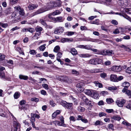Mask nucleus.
<instances>
[{"mask_svg":"<svg viewBox=\"0 0 131 131\" xmlns=\"http://www.w3.org/2000/svg\"><path fill=\"white\" fill-rule=\"evenodd\" d=\"M54 3L50 2L48 4V5L47 6V9H45L44 8H41L31 14L30 15V16L31 17H33L35 15L41 13L45 11H47L49 9H51L54 7Z\"/></svg>","mask_w":131,"mask_h":131,"instance_id":"nucleus-1","label":"nucleus"},{"mask_svg":"<svg viewBox=\"0 0 131 131\" xmlns=\"http://www.w3.org/2000/svg\"><path fill=\"white\" fill-rule=\"evenodd\" d=\"M118 99L115 102L117 105L118 106H123L125 103L126 100L124 99H122L120 101Z\"/></svg>","mask_w":131,"mask_h":131,"instance_id":"nucleus-2","label":"nucleus"},{"mask_svg":"<svg viewBox=\"0 0 131 131\" xmlns=\"http://www.w3.org/2000/svg\"><path fill=\"white\" fill-rule=\"evenodd\" d=\"M84 85V83L83 82H81L77 84L76 87L77 88V89L79 91H83L84 90L83 87Z\"/></svg>","mask_w":131,"mask_h":131,"instance_id":"nucleus-3","label":"nucleus"},{"mask_svg":"<svg viewBox=\"0 0 131 131\" xmlns=\"http://www.w3.org/2000/svg\"><path fill=\"white\" fill-rule=\"evenodd\" d=\"M111 69L113 71L118 72L121 70H122V67L120 66H115L111 67Z\"/></svg>","mask_w":131,"mask_h":131,"instance_id":"nucleus-4","label":"nucleus"},{"mask_svg":"<svg viewBox=\"0 0 131 131\" xmlns=\"http://www.w3.org/2000/svg\"><path fill=\"white\" fill-rule=\"evenodd\" d=\"M64 30L63 27H57L55 29L54 33L56 34H59L60 33L62 32Z\"/></svg>","mask_w":131,"mask_h":131,"instance_id":"nucleus-5","label":"nucleus"},{"mask_svg":"<svg viewBox=\"0 0 131 131\" xmlns=\"http://www.w3.org/2000/svg\"><path fill=\"white\" fill-rule=\"evenodd\" d=\"M83 40L86 41H90L92 42H97L99 39H93L90 38H84Z\"/></svg>","mask_w":131,"mask_h":131,"instance_id":"nucleus-6","label":"nucleus"},{"mask_svg":"<svg viewBox=\"0 0 131 131\" xmlns=\"http://www.w3.org/2000/svg\"><path fill=\"white\" fill-rule=\"evenodd\" d=\"M61 104L62 106H71L73 105L72 103H67L64 101H63L61 102Z\"/></svg>","mask_w":131,"mask_h":131,"instance_id":"nucleus-7","label":"nucleus"},{"mask_svg":"<svg viewBox=\"0 0 131 131\" xmlns=\"http://www.w3.org/2000/svg\"><path fill=\"white\" fill-rule=\"evenodd\" d=\"M61 42L64 43L67 42H72L73 41V39L72 38H64L61 39Z\"/></svg>","mask_w":131,"mask_h":131,"instance_id":"nucleus-8","label":"nucleus"},{"mask_svg":"<svg viewBox=\"0 0 131 131\" xmlns=\"http://www.w3.org/2000/svg\"><path fill=\"white\" fill-rule=\"evenodd\" d=\"M64 20V19L62 17H58L54 18V21L55 22H62Z\"/></svg>","mask_w":131,"mask_h":131,"instance_id":"nucleus-9","label":"nucleus"},{"mask_svg":"<svg viewBox=\"0 0 131 131\" xmlns=\"http://www.w3.org/2000/svg\"><path fill=\"white\" fill-rule=\"evenodd\" d=\"M110 79L111 81L114 82H117V76L115 74H111L110 77Z\"/></svg>","mask_w":131,"mask_h":131,"instance_id":"nucleus-10","label":"nucleus"},{"mask_svg":"<svg viewBox=\"0 0 131 131\" xmlns=\"http://www.w3.org/2000/svg\"><path fill=\"white\" fill-rule=\"evenodd\" d=\"M38 6V5L37 4H30L28 6V8L30 10H33Z\"/></svg>","mask_w":131,"mask_h":131,"instance_id":"nucleus-11","label":"nucleus"},{"mask_svg":"<svg viewBox=\"0 0 131 131\" xmlns=\"http://www.w3.org/2000/svg\"><path fill=\"white\" fill-rule=\"evenodd\" d=\"M91 96L94 99H99V96L97 93L93 92Z\"/></svg>","mask_w":131,"mask_h":131,"instance_id":"nucleus-12","label":"nucleus"},{"mask_svg":"<svg viewBox=\"0 0 131 131\" xmlns=\"http://www.w3.org/2000/svg\"><path fill=\"white\" fill-rule=\"evenodd\" d=\"M79 56L81 58H86L89 57L91 56V55L88 53H83L79 54Z\"/></svg>","mask_w":131,"mask_h":131,"instance_id":"nucleus-13","label":"nucleus"},{"mask_svg":"<svg viewBox=\"0 0 131 131\" xmlns=\"http://www.w3.org/2000/svg\"><path fill=\"white\" fill-rule=\"evenodd\" d=\"M84 93L85 94L88 95H90L91 96L93 91L92 90H91L88 89H86L84 90Z\"/></svg>","mask_w":131,"mask_h":131,"instance_id":"nucleus-14","label":"nucleus"},{"mask_svg":"<svg viewBox=\"0 0 131 131\" xmlns=\"http://www.w3.org/2000/svg\"><path fill=\"white\" fill-rule=\"evenodd\" d=\"M95 65L101 64L102 62V60L99 58H94Z\"/></svg>","mask_w":131,"mask_h":131,"instance_id":"nucleus-15","label":"nucleus"},{"mask_svg":"<svg viewBox=\"0 0 131 131\" xmlns=\"http://www.w3.org/2000/svg\"><path fill=\"white\" fill-rule=\"evenodd\" d=\"M19 78L20 79L27 80L28 79V76L26 75L20 74L19 75Z\"/></svg>","mask_w":131,"mask_h":131,"instance_id":"nucleus-16","label":"nucleus"},{"mask_svg":"<svg viewBox=\"0 0 131 131\" xmlns=\"http://www.w3.org/2000/svg\"><path fill=\"white\" fill-rule=\"evenodd\" d=\"M16 13L15 12L13 13L12 14L11 18L13 20L14 19H15L14 20L15 22H16L17 21V20L15 19L16 18Z\"/></svg>","mask_w":131,"mask_h":131,"instance_id":"nucleus-17","label":"nucleus"},{"mask_svg":"<svg viewBox=\"0 0 131 131\" xmlns=\"http://www.w3.org/2000/svg\"><path fill=\"white\" fill-rule=\"evenodd\" d=\"M13 125L15 128L18 129L20 128V124L16 122H14Z\"/></svg>","mask_w":131,"mask_h":131,"instance_id":"nucleus-18","label":"nucleus"},{"mask_svg":"<svg viewBox=\"0 0 131 131\" xmlns=\"http://www.w3.org/2000/svg\"><path fill=\"white\" fill-rule=\"evenodd\" d=\"M130 84L129 82H125L122 83V86L124 88H128L130 86Z\"/></svg>","mask_w":131,"mask_h":131,"instance_id":"nucleus-19","label":"nucleus"},{"mask_svg":"<svg viewBox=\"0 0 131 131\" xmlns=\"http://www.w3.org/2000/svg\"><path fill=\"white\" fill-rule=\"evenodd\" d=\"M70 52L73 55H75L77 54V51L74 48H72L71 49Z\"/></svg>","mask_w":131,"mask_h":131,"instance_id":"nucleus-20","label":"nucleus"},{"mask_svg":"<svg viewBox=\"0 0 131 131\" xmlns=\"http://www.w3.org/2000/svg\"><path fill=\"white\" fill-rule=\"evenodd\" d=\"M20 93L18 92H16L14 95V97L15 99H17L20 96Z\"/></svg>","mask_w":131,"mask_h":131,"instance_id":"nucleus-21","label":"nucleus"},{"mask_svg":"<svg viewBox=\"0 0 131 131\" xmlns=\"http://www.w3.org/2000/svg\"><path fill=\"white\" fill-rule=\"evenodd\" d=\"M86 105L88 106H93V102L92 101L89 100L85 103Z\"/></svg>","mask_w":131,"mask_h":131,"instance_id":"nucleus-22","label":"nucleus"},{"mask_svg":"<svg viewBox=\"0 0 131 131\" xmlns=\"http://www.w3.org/2000/svg\"><path fill=\"white\" fill-rule=\"evenodd\" d=\"M54 3V7L57 6H60L61 5V2L60 0H57Z\"/></svg>","mask_w":131,"mask_h":131,"instance_id":"nucleus-23","label":"nucleus"},{"mask_svg":"<svg viewBox=\"0 0 131 131\" xmlns=\"http://www.w3.org/2000/svg\"><path fill=\"white\" fill-rule=\"evenodd\" d=\"M112 119L116 120L118 121H119L121 119V118L119 116L116 115L112 117Z\"/></svg>","mask_w":131,"mask_h":131,"instance_id":"nucleus-24","label":"nucleus"},{"mask_svg":"<svg viewBox=\"0 0 131 131\" xmlns=\"http://www.w3.org/2000/svg\"><path fill=\"white\" fill-rule=\"evenodd\" d=\"M43 29V28L39 26H37L35 28V30L36 32H41Z\"/></svg>","mask_w":131,"mask_h":131,"instance_id":"nucleus-25","label":"nucleus"},{"mask_svg":"<svg viewBox=\"0 0 131 131\" xmlns=\"http://www.w3.org/2000/svg\"><path fill=\"white\" fill-rule=\"evenodd\" d=\"M106 101L107 104H110L114 102V100L112 98H109L106 99Z\"/></svg>","mask_w":131,"mask_h":131,"instance_id":"nucleus-26","label":"nucleus"},{"mask_svg":"<svg viewBox=\"0 0 131 131\" xmlns=\"http://www.w3.org/2000/svg\"><path fill=\"white\" fill-rule=\"evenodd\" d=\"M94 83L96 86H98L99 88H101L103 87L101 83H99L98 81H95Z\"/></svg>","mask_w":131,"mask_h":131,"instance_id":"nucleus-27","label":"nucleus"},{"mask_svg":"<svg viewBox=\"0 0 131 131\" xmlns=\"http://www.w3.org/2000/svg\"><path fill=\"white\" fill-rule=\"evenodd\" d=\"M70 98L72 99L73 101L74 102V105H77L78 104V101L75 98H74L73 96L71 95L70 96Z\"/></svg>","mask_w":131,"mask_h":131,"instance_id":"nucleus-28","label":"nucleus"},{"mask_svg":"<svg viewBox=\"0 0 131 131\" xmlns=\"http://www.w3.org/2000/svg\"><path fill=\"white\" fill-rule=\"evenodd\" d=\"M106 14H115L116 15H118L120 16H123V14L122 13H115L114 12H112V11L111 12H110L107 13Z\"/></svg>","mask_w":131,"mask_h":131,"instance_id":"nucleus-29","label":"nucleus"},{"mask_svg":"<svg viewBox=\"0 0 131 131\" xmlns=\"http://www.w3.org/2000/svg\"><path fill=\"white\" fill-rule=\"evenodd\" d=\"M72 74L76 75L78 76L79 75V73L78 72L75 70H72L71 71Z\"/></svg>","mask_w":131,"mask_h":131,"instance_id":"nucleus-30","label":"nucleus"},{"mask_svg":"<svg viewBox=\"0 0 131 131\" xmlns=\"http://www.w3.org/2000/svg\"><path fill=\"white\" fill-rule=\"evenodd\" d=\"M31 117L30 118V121L31 122H34L35 121V118L34 116V113H31Z\"/></svg>","mask_w":131,"mask_h":131,"instance_id":"nucleus-31","label":"nucleus"},{"mask_svg":"<svg viewBox=\"0 0 131 131\" xmlns=\"http://www.w3.org/2000/svg\"><path fill=\"white\" fill-rule=\"evenodd\" d=\"M106 52L107 54H106V55H111L114 54L113 51L112 50H106Z\"/></svg>","mask_w":131,"mask_h":131,"instance_id":"nucleus-32","label":"nucleus"},{"mask_svg":"<svg viewBox=\"0 0 131 131\" xmlns=\"http://www.w3.org/2000/svg\"><path fill=\"white\" fill-rule=\"evenodd\" d=\"M99 54L106 55V54H107L106 50H102L101 51H99Z\"/></svg>","mask_w":131,"mask_h":131,"instance_id":"nucleus-33","label":"nucleus"},{"mask_svg":"<svg viewBox=\"0 0 131 131\" xmlns=\"http://www.w3.org/2000/svg\"><path fill=\"white\" fill-rule=\"evenodd\" d=\"M88 63L89 64H90L95 65V59H90V60L88 61Z\"/></svg>","mask_w":131,"mask_h":131,"instance_id":"nucleus-34","label":"nucleus"},{"mask_svg":"<svg viewBox=\"0 0 131 131\" xmlns=\"http://www.w3.org/2000/svg\"><path fill=\"white\" fill-rule=\"evenodd\" d=\"M16 50L18 51L19 53L22 55H24V52L22 51L21 48L20 47H17L16 48Z\"/></svg>","mask_w":131,"mask_h":131,"instance_id":"nucleus-35","label":"nucleus"},{"mask_svg":"<svg viewBox=\"0 0 131 131\" xmlns=\"http://www.w3.org/2000/svg\"><path fill=\"white\" fill-rule=\"evenodd\" d=\"M60 47L58 46H56L54 48L53 51L55 52H57L60 50Z\"/></svg>","mask_w":131,"mask_h":131,"instance_id":"nucleus-36","label":"nucleus"},{"mask_svg":"<svg viewBox=\"0 0 131 131\" xmlns=\"http://www.w3.org/2000/svg\"><path fill=\"white\" fill-rule=\"evenodd\" d=\"M122 123L127 126L131 127V124L129 123L126 121H125L122 122Z\"/></svg>","mask_w":131,"mask_h":131,"instance_id":"nucleus-37","label":"nucleus"},{"mask_svg":"<svg viewBox=\"0 0 131 131\" xmlns=\"http://www.w3.org/2000/svg\"><path fill=\"white\" fill-rule=\"evenodd\" d=\"M53 123L56 126L57 125L59 126H60V124H61V123L60 121H53Z\"/></svg>","mask_w":131,"mask_h":131,"instance_id":"nucleus-38","label":"nucleus"},{"mask_svg":"<svg viewBox=\"0 0 131 131\" xmlns=\"http://www.w3.org/2000/svg\"><path fill=\"white\" fill-rule=\"evenodd\" d=\"M51 13L52 15L55 16L57 15L60 14V12L59 10H57L54 11L53 13Z\"/></svg>","mask_w":131,"mask_h":131,"instance_id":"nucleus-39","label":"nucleus"},{"mask_svg":"<svg viewBox=\"0 0 131 131\" xmlns=\"http://www.w3.org/2000/svg\"><path fill=\"white\" fill-rule=\"evenodd\" d=\"M81 98L82 99L85 103L88 100V99L86 98V97L83 95H81Z\"/></svg>","mask_w":131,"mask_h":131,"instance_id":"nucleus-40","label":"nucleus"},{"mask_svg":"<svg viewBox=\"0 0 131 131\" xmlns=\"http://www.w3.org/2000/svg\"><path fill=\"white\" fill-rule=\"evenodd\" d=\"M46 45V44H44L43 45L39 47L40 50L42 51H43L46 48L45 46Z\"/></svg>","mask_w":131,"mask_h":131,"instance_id":"nucleus-41","label":"nucleus"},{"mask_svg":"<svg viewBox=\"0 0 131 131\" xmlns=\"http://www.w3.org/2000/svg\"><path fill=\"white\" fill-rule=\"evenodd\" d=\"M40 23L44 26H45L47 25V24L46 22V21L44 20H43L41 19H40Z\"/></svg>","mask_w":131,"mask_h":131,"instance_id":"nucleus-42","label":"nucleus"},{"mask_svg":"<svg viewBox=\"0 0 131 131\" xmlns=\"http://www.w3.org/2000/svg\"><path fill=\"white\" fill-rule=\"evenodd\" d=\"M120 47L122 48H124L125 49L127 50V49H129V51L131 52V49H130L128 47L125 46V45H122Z\"/></svg>","mask_w":131,"mask_h":131,"instance_id":"nucleus-43","label":"nucleus"},{"mask_svg":"<svg viewBox=\"0 0 131 131\" xmlns=\"http://www.w3.org/2000/svg\"><path fill=\"white\" fill-rule=\"evenodd\" d=\"M49 104L51 106H54L56 105V104L53 100H51L50 101Z\"/></svg>","mask_w":131,"mask_h":131,"instance_id":"nucleus-44","label":"nucleus"},{"mask_svg":"<svg viewBox=\"0 0 131 131\" xmlns=\"http://www.w3.org/2000/svg\"><path fill=\"white\" fill-rule=\"evenodd\" d=\"M31 100L33 102H37L38 101L39 99L38 98L36 97H34L31 98Z\"/></svg>","mask_w":131,"mask_h":131,"instance_id":"nucleus-45","label":"nucleus"},{"mask_svg":"<svg viewBox=\"0 0 131 131\" xmlns=\"http://www.w3.org/2000/svg\"><path fill=\"white\" fill-rule=\"evenodd\" d=\"M85 108L83 107H79L78 108V110L79 111L81 112H83L85 111Z\"/></svg>","mask_w":131,"mask_h":131,"instance_id":"nucleus-46","label":"nucleus"},{"mask_svg":"<svg viewBox=\"0 0 131 131\" xmlns=\"http://www.w3.org/2000/svg\"><path fill=\"white\" fill-rule=\"evenodd\" d=\"M0 116L4 117H6L7 116L6 113L3 111V112L1 113H0Z\"/></svg>","mask_w":131,"mask_h":131,"instance_id":"nucleus-47","label":"nucleus"},{"mask_svg":"<svg viewBox=\"0 0 131 131\" xmlns=\"http://www.w3.org/2000/svg\"><path fill=\"white\" fill-rule=\"evenodd\" d=\"M8 26L7 23H4L2 22L1 26L3 28H5L7 27Z\"/></svg>","mask_w":131,"mask_h":131,"instance_id":"nucleus-48","label":"nucleus"},{"mask_svg":"<svg viewBox=\"0 0 131 131\" xmlns=\"http://www.w3.org/2000/svg\"><path fill=\"white\" fill-rule=\"evenodd\" d=\"M90 50L94 52H96V54H99V50H98L96 49L92 48V49L91 48Z\"/></svg>","mask_w":131,"mask_h":131,"instance_id":"nucleus-49","label":"nucleus"},{"mask_svg":"<svg viewBox=\"0 0 131 131\" xmlns=\"http://www.w3.org/2000/svg\"><path fill=\"white\" fill-rule=\"evenodd\" d=\"M34 28H27V31H29L30 33H32L34 31Z\"/></svg>","mask_w":131,"mask_h":131,"instance_id":"nucleus-50","label":"nucleus"},{"mask_svg":"<svg viewBox=\"0 0 131 131\" xmlns=\"http://www.w3.org/2000/svg\"><path fill=\"white\" fill-rule=\"evenodd\" d=\"M10 3L12 5L16 3L17 1L18 0H9Z\"/></svg>","mask_w":131,"mask_h":131,"instance_id":"nucleus-51","label":"nucleus"},{"mask_svg":"<svg viewBox=\"0 0 131 131\" xmlns=\"http://www.w3.org/2000/svg\"><path fill=\"white\" fill-rule=\"evenodd\" d=\"M91 48V46L90 45H84V49L87 50H90Z\"/></svg>","mask_w":131,"mask_h":131,"instance_id":"nucleus-52","label":"nucleus"},{"mask_svg":"<svg viewBox=\"0 0 131 131\" xmlns=\"http://www.w3.org/2000/svg\"><path fill=\"white\" fill-rule=\"evenodd\" d=\"M5 58V56L4 55H2V54H0V61H2Z\"/></svg>","mask_w":131,"mask_h":131,"instance_id":"nucleus-53","label":"nucleus"},{"mask_svg":"<svg viewBox=\"0 0 131 131\" xmlns=\"http://www.w3.org/2000/svg\"><path fill=\"white\" fill-rule=\"evenodd\" d=\"M36 52L34 50H30L29 52V53L33 55L35 54L36 53Z\"/></svg>","mask_w":131,"mask_h":131,"instance_id":"nucleus-54","label":"nucleus"},{"mask_svg":"<svg viewBox=\"0 0 131 131\" xmlns=\"http://www.w3.org/2000/svg\"><path fill=\"white\" fill-rule=\"evenodd\" d=\"M102 123V122L100 121H97L95 122L94 125L95 126H97L98 125H101V124Z\"/></svg>","mask_w":131,"mask_h":131,"instance_id":"nucleus-55","label":"nucleus"},{"mask_svg":"<svg viewBox=\"0 0 131 131\" xmlns=\"http://www.w3.org/2000/svg\"><path fill=\"white\" fill-rule=\"evenodd\" d=\"M123 17L129 21H131V18L127 15H123Z\"/></svg>","mask_w":131,"mask_h":131,"instance_id":"nucleus-56","label":"nucleus"},{"mask_svg":"<svg viewBox=\"0 0 131 131\" xmlns=\"http://www.w3.org/2000/svg\"><path fill=\"white\" fill-rule=\"evenodd\" d=\"M100 76L102 78H104L106 77L107 74L105 73H103L100 74Z\"/></svg>","mask_w":131,"mask_h":131,"instance_id":"nucleus-57","label":"nucleus"},{"mask_svg":"<svg viewBox=\"0 0 131 131\" xmlns=\"http://www.w3.org/2000/svg\"><path fill=\"white\" fill-rule=\"evenodd\" d=\"M126 71L128 73H131V67L128 68L126 69Z\"/></svg>","mask_w":131,"mask_h":131,"instance_id":"nucleus-58","label":"nucleus"},{"mask_svg":"<svg viewBox=\"0 0 131 131\" xmlns=\"http://www.w3.org/2000/svg\"><path fill=\"white\" fill-rule=\"evenodd\" d=\"M42 86L46 89H48V86L47 84L45 83L43 84Z\"/></svg>","mask_w":131,"mask_h":131,"instance_id":"nucleus-59","label":"nucleus"},{"mask_svg":"<svg viewBox=\"0 0 131 131\" xmlns=\"http://www.w3.org/2000/svg\"><path fill=\"white\" fill-rule=\"evenodd\" d=\"M19 14L20 15H24V9L22 8L19 11Z\"/></svg>","mask_w":131,"mask_h":131,"instance_id":"nucleus-60","label":"nucleus"},{"mask_svg":"<svg viewBox=\"0 0 131 131\" xmlns=\"http://www.w3.org/2000/svg\"><path fill=\"white\" fill-rule=\"evenodd\" d=\"M106 115V114L103 112H100L99 114V116L100 117H101L103 116H105Z\"/></svg>","mask_w":131,"mask_h":131,"instance_id":"nucleus-61","label":"nucleus"},{"mask_svg":"<svg viewBox=\"0 0 131 131\" xmlns=\"http://www.w3.org/2000/svg\"><path fill=\"white\" fill-rule=\"evenodd\" d=\"M116 88L114 86L109 87H108V89L110 90H116Z\"/></svg>","mask_w":131,"mask_h":131,"instance_id":"nucleus-62","label":"nucleus"},{"mask_svg":"<svg viewBox=\"0 0 131 131\" xmlns=\"http://www.w3.org/2000/svg\"><path fill=\"white\" fill-rule=\"evenodd\" d=\"M26 102V101L24 100H22L20 101L19 102V104L21 106L23 105L24 104H25Z\"/></svg>","mask_w":131,"mask_h":131,"instance_id":"nucleus-63","label":"nucleus"},{"mask_svg":"<svg viewBox=\"0 0 131 131\" xmlns=\"http://www.w3.org/2000/svg\"><path fill=\"white\" fill-rule=\"evenodd\" d=\"M111 23L112 24L115 25H116L118 24V22L115 20H112L111 21Z\"/></svg>","mask_w":131,"mask_h":131,"instance_id":"nucleus-64","label":"nucleus"}]
</instances>
